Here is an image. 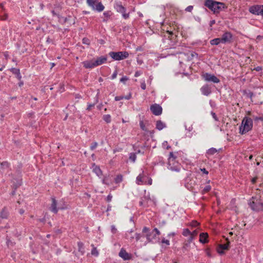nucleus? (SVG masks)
<instances>
[{"label":"nucleus","instance_id":"nucleus-1","mask_svg":"<svg viewBox=\"0 0 263 263\" xmlns=\"http://www.w3.org/2000/svg\"><path fill=\"white\" fill-rule=\"evenodd\" d=\"M204 5L215 14H219L220 12L227 9V6L224 3L214 0H205Z\"/></svg>","mask_w":263,"mask_h":263},{"label":"nucleus","instance_id":"nucleus-2","mask_svg":"<svg viewBox=\"0 0 263 263\" xmlns=\"http://www.w3.org/2000/svg\"><path fill=\"white\" fill-rule=\"evenodd\" d=\"M253 127V121L250 118L245 117L242 120L239 127V133L243 135L249 132Z\"/></svg>","mask_w":263,"mask_h":263},{"label":"nucleus","instance_id":"nucleus-3","mask_svg":"<svg viewBox=\"0 0 263 263\" xmlns=\"http://www.w3.org/2000/svg\"><path fill=\"white\" fill-rule=\"evenodd\" d=\"M176 157L174 155L173 152L170 153L168 159V169L176 172H179L181 169V165L176 161Z\"/></svg>","mask_w":263,"mask_h":263},{"label":"nucleus","instance_id":"nucleus-4","mask_svg":"<svg viewBox=\"0 0 263 263\" xmlns=\"http://www.w3.org/2000/svg\"><path fill=\"white\" fill-rule=\"evenodd\" d=\"M249 205L253 211L258 212L263 210V200L260 197H252L250 201Z\"/></svg>","mask_w":263,"mask_h":263},{"label":"nucleus","instance_id":"nucleus-5","mask_svg":"<svg viewBox=\"0 0 263 263\" xmlns=\"http://www.w3.org/2000/svg\"><path fill=\"white\" fill-rule=\"evenodd\" d=\"M109 56L116 61H120L127 58L129 53L127 51H111L109 53Z\"/></svg>","mask_w":263,"mask_h":263},{"label":"nucleus","instance_id":"nucleus-6","mask_svg":"<svg viewBox=\"0 0 263 263\" xmlns=\"http://www.w3.org/2000/svg\"><path fill=\"white\" fill-rule=\"evenodd\" d=\"M202 78L207 82H212L214 83H218L219 79L214 74L209 73H205L202 75Z\"/></svg>","mask_w":263,"mask_h":263},{"label":"nucleus","instance_id":"nucleus-7","mask_svg":"<svg viewBox=\"0 0 263 263\" xmlns=\"http://www.w3.org/2000/svg\"><path fill=\"white\" fill-rule=\"evenodd\" d=\"M160 235V231L157 228H155L149 234H147L146 238L149 242L153 241L156 240Z\"/></svg>","mask_w":263,"mask_h":263},{"label":"nucleus","instance_id":"nucleus-8","mask_svg":"<svg viewBox=\"0 0 263 263\" xmlns=\"http://www.w3.org/2000/svg\"><path fill=\"white\" fill-rule=\"evenodd\" d=\"M115 8L118 12L122 13L124 18L127 19L129 17V13H125L126 9L121 5V3H116Z\"/></svg>","mask_w":263,"mask_h":263},{"label":"nucleus","instance_id":"nucleus-9","mask_svg":"<svg viewBox=\"0 0 263 263\" xmlns=\"http://www.w3.org/2000/svg\"><path fill=\"white\" fill-rule=\"evenodd\" d=\"M148 177L144 174L143 171L136 178V183L138 185L146 184Z\"/></svg>","mask_w":263,"mask_h":263},{"label":"nucleus","instance_id":"nucleus-10","mask_svg":"<svg viewBox=\"0 0 263 263\" xmlns=\"http://www.w3.org/2000/svg\"><path fill=\"white\" fill-rule=\"evenodd\" d=\"M150 109L153 114L156 116H159L162 114V108L157 104H154L151 106Z\"/></svg>","mask_w":263,"mask_h":263},{"label":"nucleus","instance_id":"nucleus-11","mask_svg":"<svg viewBox=\"0 0 263 263\" xmlns=\"http://www.w3.org/2000/svg\"><path fill=\"white\" fill-rule=\"evenodd\" d=\"M232 34L230 32L227 31L224 32L221 37V43L225 44L227 43H230L232 39Z\"/></svg>","mask_w":263,"mask_h":263},{"label":"nucleus","instance_id":"nucleus-12","mask_svg":"<svg viewBox=\"0 0 263 263\" xmlns=\"http://www.w3.org/2000/svg\"><path fill=\"white\" fill-rule=\"evenodd\" d=\"M226 240L227 241L226 243L219 245V246L217 247V252L220 254H222L224 253L223 250L229 249L230 241H229L228 238H227Z\"/></svg>","mask_w":263,"mask_h":263},{"label":"nucleus","instance_id":"nucleus-13","mask_svg":"<svg viewBox=\"0 0 263 263\" xmlns=\"http://www.w3.org/2000/svg\"><path fill=\"white\" fill-rule=\"evenodd\" d=\"M261 5H256L251 6L249 11L252 14L259 15L260 14V10H261Z\"/></svg>","mask_w":263,"mask_h":263},{"label":"nucleus","instance_id":"nucleus-14","mask_svg":"<svg viewBox=\"0 0 263 263\" xmlns=\"http://www.w3.org/2000/svg\"><path fill=\"white\" fill-rule=\"evenodd\" d=\"M119 255L125 260H129L132 258V255L128 253L123 248L121 249Z\"/></svg>","mask_w":263,"mask_h":263},{"label":"nucleus","instance_id":"nucleus-15","mask_svg":"<svg viewBox=\"0 0 263 263\" xmlns=\"http://www.w3.org/2000/svg\"><path fill=\"white\" fill-rule=\"evenodd\" d=\"M200 90L204 96H209L211 92V87L209 84H205L201 87Z\"/></svg>","mask_w":263,"mask_h":263},{"label":"nucleus","instance_id":"nucleus-16","mask_svg":"<svg viewBox=\"0 0 263 263\" xmlns=\"http://www.w3.org/2000/svg\"><path fill=\"white\" fill-rule=\"evenodd\" d=\"M85 68H92L96 67L94 59L90 61H86L82 63Z\"/></svg>","mask_w":263,"mask_h":263},{"label":"nucleus","instance_id":"nucleus-17","mask_svg":"<svg viewBox=\"0 0 263 263\" xmlns=\"http://www.w3.org/2000/svg\"><path fill=\"white\" fill-rule=\"evenodd\" d=\"M94 61L96 67L105 63L107 61V58L105 57H100L96 60H94Z\"/></svg>","mask_w":263,"mask_h":263},{"label":"nucleus","instance_id":"nucleus-18","mask_svg":"<svg viewBox=\"0 0 263 263\" xmlns=\"http://www.w3.org/2000/svg\"><path fill=\"white\" fill-rule=\"evenodd\" d=\"M52 203L51 204L50 210L54 213H57L58 209L57 208V202L54 198H52Z\"/></svg>","mask_w":263,"mask_h":263},{"label":"nucleus","instance_id":"nucleus-19","mask_svg":"<svg viewBox=\"0 0 263 263\" xmlns=\"http://www.w3.org/2000/svg\"><path fill=\"white\" fill-rule=\"evenodd\" d=\"M199 241L202 243L208 242V234L206 233H201L199 235Z\"/></svg>","mask_w":263,"mask_h":263},{"label":"nucleus","instance_id":"nucleus-20","mask_svg":"<svg viewBox=\"0 0 263 263\" xmlns=\"http://www.w3.org/2000/svg\"><path fill=\"white\" fill-rule=\"evenodd\" d=\"M93 172L95 173L98 177H101L102 175V172L100 168L95 164H93Z\"/></svg>","mask_w":263,"mask_h":263},{"label":"nucleus","instance_id":"nucleus-21","mask_svg":"<svg viewBox=\"0 0 263 263\" xmlns=\"http://www.w3.org/2000/svg\"><path fill=\"white\" fill-rule=\"evenodd\" d=\"M104 9V6L101 2H97L96 5L95 6V8H93V10H97L99 12L102 11Z\"/></svg>","mask_w":263,"mask_h":263},{"label":"nucleus","instance_id":"nucleus-22","mask_svg":"<svg viewBox=\"0 0 263 263\" xmlns=\"http://www.w3.org/2000/svg\"><path fill=\"white\" fill-rule=\"evenodd\" d=\"M165 127V124L162 122L161 120H158L156 122V128L159 130H162Z\"/></svg>","mask_w":263,"mask_h":263},{"label":"nucleus","instance_id":"nucleus-23","mask_svg":"<svg viewBox=\"0 0 263 263\" xmlns=\"http://www.w3.org/2000/svg\"><path fill=\"white\" fill-rule=\"evenodd\" d=\"M190 183L188 182V179L186 180L185 186L189 190H192L193 188V185H195V182L194 180H190Z\"/></svg>","mask_w":263,"mask_h":263},{"label":"nucleus","instance_id":"nucleus-24","mask_svg":"<svg viewBox=\"0 0 263 263\" xmlns=\"http://www.w3.org/2000/svg\"><path fill=\"white\" fill-rule=\"evenodd\" d=\"M8 216V212L6 208H4L0 213V217L2 218H7Z\"/></svg>","mask_w":263,"mask_h":263},{"label":"nucleus","instance_id":"nucleus-25","mask_svg":"<svg viewBox=\"0 0 263 263\" xmlns=\"http://www.w3.org/2000/svg\"><path fill=\"white\" fill-rule=\"evenodd\" d=\"M218 150L216 149L215 148H211L209 149L206 152V155L208 156H212L217 153Z\"/></svg>","mask_w":263,"mask_h":263},{"label":"nucleus","instance_id":"nucleus-26","mask_svg":"<svg viewBox=\"0 0 263 263\" xmlns=\"http://www.w3.org/2000/svg\"><path fill=\"white\" fill-rule=\"evenodd\" d=\"M221 43L220 38H216L210 41V44L212 45H218Z\"/></svg>","mask_w":263,"mask_h":263},{"label":"nucleus","instance_id":"nucleus-27","mask_svg":"<svg viewBox=\"0 0 263 263\" xmlns=\"http://www.w3.org/2000/svg\"><path fill=\"white\" fill-rule=\"evenodd\" d=\"M98 1L97 0H87V5L91 7L92 9L95 8V6Z\"/></svg>","mask_w":263,"mask_h":263},{"label":"nucleus","instance_id":"nucleus-28","mask_svg":"<svg viewBox=\"0 0 263 263\" xmlns=\"http://www.w3.org/2000/svg\"><path fill=\"white\" fill-rule=\"evenodd\" d=\"M83 246V243L81 242H79L78 243V251L80 252L82 255L84 253V248Z\"/></svg>","mask_w":263,"mask_h":263},{"label":"nucleus","instance_id":"nucleus-29","mask_svg":"<svg viewBox=\"0 0 263 263\" xmlns=\"http://www.w3.org/2000/svg\"><path fill=\"white\" fill-rule=\"evenodd\" d=\"M1 169L3 171H4L5 170L8 169L9 168V163L7 162H3L1 163Z\"/></svg>","mask_w":263,"mask_h":263},{"label":"nucleus","instance_id":"nucleus-30","mask_svg":"<svg viewBox=\"0 0 263 263\" xmlns=\"http://www.w3.org/2000/svg\"><path fill=\"white\" fill-rule=\"evenodd\" d=\"M123 180V176L121 174L118 175L117 177L115 178V182L116 183H119L122 182Z\"/></svg>","mask_w":263,"mask_h":263},{"label":"nucleus","instance_id":"nucleus-31","mask_svg":"<svg viewBox=\"0 0 263 263\" xmlns=\"http://www.w3.org/2000/svg\"><path fill=\"white\" fill-rule=\"evenodd\" d=\"M136 158V153H132L129 154V159L132 162H135Z\"/></svg>","mask_w":263,"mask_h":263},{"label":"nucleus","instance_id":"nucleus-32","mask_svg":"<svg viewBox=\"0 0 263 263\" xmlns=\"http://www.w3.org/2000/svg\"><path fill=\"white\" fill-rule=\"evenodd\" d=\"M103 119L107 123H109L111 122V117L109 115H104Z\"/></svg>","mask_w":263,"mask_h":263},{"label":"nucleus","instance_id":"nucleus-33","mask_svg":"<svg viewBox=\"0 0 263 263\" xmlns=\"http://www.w3.org/2000/svg\"><path fill=\"white\" fill-rule=\"evenodd\" d=\"M211 189V187L210 185H206L202 191L201 193L202 194H205L206 193H208L209 192Z\"/></svg>","mask_w":263,"mask_h":263},{"label":"nucleus","instance_id":"nucleus-34","mask_svg":"<svg viewBox=\"0 0 263 263\" xmlns=\"http://www.w3.org/2000/svg\"><path fill=\"white\" fill-rule=\"evenodd\" d=\"M91 246L93 247V249H92L91 252V254L92 255L98 256L99 254V253H98V251L97 250L96 248L94 247L93 245H92Z\"/></svg>","mask_w":263,"mask_h":263},{"label":"nucleus","instance_id":"nucleus-35","mask_svg":"<svg viewBox=\"0 0 263 263\" xmlns=\"http://www.w3.org/2000/svg\"><path fill=\"white\" fill-rule=\"evenodd\" d=\"M191 232L188 229H185L183 230L182 235L184 236L190 235Z\"/></svg>","mask_w":263,"mask_h":263},{"label":"nucleus","instance_id":"nucleus-36","mask_svg":"<svg viewBox=\"0 0 263 263\" xmlns=\"http://www.w3.org/2000/svg\"><path fill=\"white\" fill-rule=\"evenodd\" d=\"M140 127L141 128L144 130V131H147V129L145 126V124L144 123V122L143 121H140Z\"/></svg>","mask_w":263,"mask_h":263},{"label":"nucleus","instance_id":"nucleus-37","mask_svg":"<svg viewBox=\"0 0 263 263\" xmlns=\"http://www.w3.org/2000/svg\"><path fill=\"white\" fill-rule=\"evenodd\" d=\"M199 224V223H198L197 221L194 220L190 223V226L192 227H196Z\"/></svg>","mask_w":263,"mask_h":263},{"label":"nucleus","instance_id":"nucleus-38","mask_svg":"<svg viewBox=\"0 0 263 263\" xmlns=\"http://www.w3.org/2000/svg\"><path fill=\"white\" fill-rule=\"evenodd\" d=\"M98 145V144L97 142H93L90 147V149L91 151L94 150L97 147Z\"/></svg>","mask_w":263,"mask_h":263},{"label":"nucleus","instance_id":"nucleus-39","mask_svg":"<svg viewBox=\"0 0 263 263\" xmlns=\"http://www.w3.org/2000/svg\"><path fill=\"white\" fill-rule=\"evenodd\" d=\"M11 71L14 74H18L20 72V69L15 68H13L11 69Z\"/></svg>","mask_w":263,"mask_h":263},{"label":"nucleus","instance_id":"nucleus-40","mask_svg":"<svg viewBox=\"0 0 263 263\" xmlns=\"http://www.w3.org/2000/svg\"><path fill=\"white\" fill-rule=\"evenodd\" d=\"M190 244L188 242L185 243L183 247V251L184 252L185 251H188V248L190 246Z\"/></svg>","mask_w":263,"mask_h":263},{"label":"nucleus","instance_id":"nucleus-41","mask_svg":"<svg viewBox=\"0 0 263 263\" xmlns=\"http://www.w3.org/2000/svg\"><path fill=\"white\" fill-rule=\"evenodd\" d=\"M102 183L104 184H106V185H109V183L108 182V177H105L102 180Z\"/></svg>","mask_w":263,"mask_h":263},{"label":"nucleus","instance_id":"nucleus-42","mask_svg":"<svg viewBox=\"0 0 263 263\" xmlns=\"http://www.w3.org/2000/svg\"><path fill=\"white\" fill-rule=\"evenodd\" d=\"M111 231L113 234H116L117 232V229L114 225L111 226Z\"/></svg>","mask_w":263,"mask_h":263},{"label":"nucleus","instance_id":"nucleus-43","mask_svg":"<svg viewBox=\"0 0 263 263\" xmlns=\"http://www.w3.org/2000/svg\"><path fill=\"white\" fill-rule=\"evenodd\" d=\"M8 18V14H4L3 15H0V20L2 21L6 20Z\"/></svg>","mask_w":263,"mask_h":263},{"label":"nucleus","instance_id":"nucleus-44","mask_svg":"<svg viewBox=\"0 0 263 263\" xmlns=\"http://www.w3.org/2000/svg\"><path fill=\"white\" fill-rule=\"evenodd\" d=\"M252 117L255 121H257L258 120L263 121V117H255L254 116H252Z\"/></svg>","mask_w":263,"mask_h":263},{"label":"nucleus","instance_id":"nucleus-45","mask_svg":"<svg viewBox=\"0 0 263 263\" xmlns=\"http://www.w3.org/2000/svg\"><path fill=\"white\" fill-rule=\"evenodd\" d=\"M128 80V78L126 77H123L120 79V82L125 83L126 81Z\"/></svg>","mask_w":263,"mask_h":263},{"label":"nucleus","instance_id":"nucleus-46","mask_svg":"<svg viewBox=\"0 0 263 263\" xmlns=\"http://www.w3.org/2000/svg\"><path fill=\"white\" fill-rule=\"evenodd\" d=\"M205 253H206V254L207 255V256H208L209 257H212L211 251H210V250L209 248H207L205 250Z\"/></svg>","mask_w":263,"mask_h":263},{"label":"nucleus","instance_id":"nucleus-47","mask_svg":"<svg viewBox=\"0 0 263 263\" xmlns=\"http://www.w3.org/2000/svg\"><path fill=\"white\" fill-rule=\"evenodd\" d=\"M193 9V6H189L187 7L185 9V11L187 12H191Z\"/></svg>","mask_w":263,"mask_h":263},{"label":"nucleus","instance_id":"nucleus-48","mask_svg":"<svg viewBox=\"0 0 263 263\" xmlns=\"http://www.w3.org/2000/svg\"><path fill=\"white\" fill-rule=\"evenodd\" d=\"M146 200V198H145V197H144V198H142V199H141V201H140L139 202V204H140V206H143V205H144V201H145V200Z\"/></svg>","mask_w":263,"mask_h":263},{"label":"nucleus","instance_id":"nucleus-49","mask_svg":"<svg viewBox=\"0 0 263 263\" xmlns=\"http://www.w3.org/2000/svg\"><path fill=\"white\" fill-rule=\"evenodd\" d=\"M117 74H118L117 70H115L111 76L112 79H115L117 77Z\"/></svg>","mask_w":263,"mask_h":263},{"label":"nucleus","instance_id":"nucleus-50","mask_svg":"<svg viewBox=\"0 0 263 263\" xmlns=\"http://www.w3.org/2000/svg\"><path fill=\"white\" fill-rule=\"evenodd\" d=\"M197 234H198L197 231V230H194L193 232H192V233L191 232L190 235L191 236H193V237L194 238V237L195 236H196L197 235Z\"/></svg>","mask_w":263,"mask_h":263},{"label":"nucleus","instance_id":"nucleus-51","mask_svg":"<svg viewBox=\"0 0 263 263\" xmlns=\"http://www.w3.org/2000/svg\"><path fill=\"white\" fill-rule=\"evenodd\" d=\"M124 99V96H117L115 97V100L117 101H120Z\"/></svg>","mask_w":263,"mask_h":263},{"label":"nucleus","instance_id":"nucleus-52","mask_svg":"<svg viewBox=\"0 0 263 263\" xmlns=\"http://www.w3.org/2000/svg\"><path fill=\"white\" fill-rule=\"evenodd\" d=\"M200 170L203 173V174H205V175H208V173H209V172L208 171L206 170L205 168H200Z\"/></svg>","mask_w":263,"mask_h":263},{"label":"nucleus","instance_id":"nucleus-53","mask_svg":"<svg viewBox=\"0 0 263 263\" xmlns=\"http://www.w3.org/2000/svg\"><path fill=\"white\" fill-rule=\"evenodd\" d=\"M112 196L111 195V194H109L107 196V198H106V200L108 202H110L111 199H112Z\"/></svg>","mask_w":263,"mask_h":263},{"label":"nucleus","instance_id":"nucleus-54","mask_svg":"<svg viewBox=\"0 0 263 263\" xmlns=\"http://www.w3.org/2000/svg\"><path fill=\"white\" fill-rule=\"evenodd\" d=\"M162 242L163 243H165L167 245H170V241L168 240H166V239H162Z\"/></svg>","mask_w":263,"mask_h":263},{"label":"nucleus","instance_id":"nucleus-55","mask_svg":"<svg viewBox=\"0 0 263 263\" xmlns=\"http://www.w3.org/2000/svg\"><path fill=\"white\" fill-rule=\"evenodd\" d=\"M95 106V104H89L88 105V107L87 108V109L88 110H90L92 107Z\"/></svg>","mask_w":263,"mask_h":263},{"label":"nucleus","instance_id":"nucleus-56","mask_svg":"<svg viewBox=\"0 0 263 263\" xmlns=\"http://www.w3.org/2000/svg\"><path fill=\"white\" fill-rule=\"evenodd\" d=\"M193 239H194V237H193V236H191V235H190V237H189V239H188V240H187V242H188L189 243H190L192 241V240H193Z\"/></svg>","mask_w":263,"mask_h":263},{"label":"nucleus","instance_id":"nucleus-57","mask_svg":"<svg viewBox=\"0 0 263 263\" xmlns=\"http://www.w3.org/2000/svg\"><path fill=\"white\" fill-rule=\"evenodd\" d=\"M254 70H256L257 71H259L262 70V67H260V66H257L256 67H255L254 68Z\"/></svg>","mask_w":263,"mask_h":263},{"label":"nucleus","instance_id":"nucleus-58","mask_svg":"<svg viewBox=\"0 0 263 263\" xmlns=\"http://www.w3.org/2000/svg\"><path fill=\"white\" fill-rule=\"evenodd\" d=\"M149 231V229L147 227H144L142 230L143 233H147Z\"/></svg>","mask_w":263,"mask_h":263},{"label":"nucleus","instance_id":"nucleus-59","mask_svg":"<svg viewBox=\"0 0 263 263\" xmlns=\"http://www.w3.org/2000/svg\"><path fill=\"white\" fill-rule=\"evenodd\" d=\"M141 87L142 89L145 90L146 89V84L144 82L141 84Z\"/></svg>","mask_w":263,"mask_h":263},{"label":"nucleus","instance_id":"nucleus-60","mask_svg":"<svg viewBox=\"0 0 263 263\" xmlns=\"http://www.w3.org/2000/svg\"><path fill=\"white\" fill-rule=\"evenodd\" d=\"M141 238V235L140 234H136V239L137 241L139 240Z\"/></svg>","mask_w":263,"mask_h":263},{"label":"nucleus","instance_id":"nucleus-61","mask_svg":"<svg viewBox=\"0 0 263 263\" xmlns=\"http://www.w3.org/2000/svg\"><path fill=\"white\" fill-rule=\"evenodd\" d=\"M215 24V20H212V21H210L209 25H210V27H212Z\"/></svg>","mask_w":263,"mask_h":263},{"label":"nucleus","instance_id":"nucleus-62","mask_svg":"<svg viewBox=\"0 0 263 263\" xmlns=\"http://www.w3.org/2000/svg\"><path fill=\"white\" fill-rule=\"evenodd\" d=\"M141 73V72H140V71H136V72H135V77H139V76H140Z\"/></svg>","mask_w":263,"mask_h":263},{"label":"nucleus","instance_id":"nucleus-63","mask_svg":"<svg viewBox=\"0 0 263 263\" xmlns=\"http://www.w3.org/2000/svg\"><path fill=\"white\" fill-rule=\"evenodd\" d=\"M51 12H52V15H53V16H57L58 17H59V15L58 14H57V13L55 12V11H54V10H52V11H51Z\"/></svg>","mask_w":263,"mask_h":263},{"label":"nucleus","instance_id":"nucleus-64","mask_svg":"<svg viewBox=\"0 0 263 263\" xmlns=\"http://www.w3.org/2000/svg\"><path fill=\"white\" fill-rule=\"evenodd\" d=\"M260 15L263 16V5H261V10H260Z\"/></svg>","mask_w":263,"mask_h":263}]
</instances>
